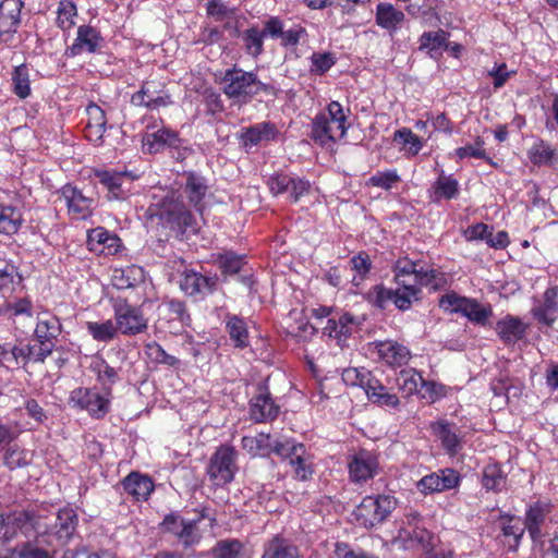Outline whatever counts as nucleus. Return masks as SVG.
<instances>
[{"label":"nucleus","instance_id":"f704fd0d","mask_svg":"<svg viewBox=\"0 0 558 558\" xmlns=\"http://www.w3.org/2000/svg\"><path fill=\"white\" fill-rule=\"evenodd\" d=\"M245 52L252 58H258L264 52L265 32L257 26L245 29L241 35Z\"/></svg>","mask_w":558,"mask_h":558},{"label":"nucleus","instance_id":"aec40b11","mask_svg":"<svg viewBox=\"0 0 558 558\" xmlns=\"http://www.w3.org/2000/svg\"><path fill=\"white\" fill-rule=\"evenodd\" d=\"M57 518L52 523L51 537L63 545L73 536L77 523V515L72 509H62L54 512Z\"/></svg>","mask_w":558,"mask_h":558},{"label":"nucleus","instance_id":"1a4fd4ad","mask_svg":"<svg viewBox=\"0 0 558 558\" xmlns=\"http://www.w3.org/2000/svg\"><path fill=\"white\" fill-rule=\"evenodd\" d=\"M110 396L105 392L100 395L96 389L80 387L74 389L70 396L73 407L86 410L94 418H102L110 408Z\"/></svg>","mask_w":558,"mask_h":558},{"label":"nucleus","instance_id":"c756f323","mask_svg":"<svg viewBox=\"0 0 558 558\" xmlns=\"http://www.w3.org/2000/svg\"><path fill=\"white\" fill-rule=\"evenodd\" d=\"M123 489L131 495L135 500H147L154 490V483L151 480L137 472H131L122 481Z\"/></svg>","mask_w":558,"mask_h":558},{"label":"nucleus","instance_id":"c85d7f7f","mask_svg":"<svg viewBox=\"0 0 558 558\" xmlns=\"http://www.w3.org/2000/svg\"><path fill=\"white\" fill-rule=\"evenodd\" d=\"M217 278L205 277L195 271L184 272L180 287L187 295H194L197 293H210L215 290Z\"/></svg>","mask_w":558,"mask_h":558},{"label":"nucleus","instance_id":"39448f33","mask_svg":"<svg viewBox=\"0 0 558 558\" xmlns=\"http://www.w3.org/2000/svg\"><path fill=\"white\" fill-rule=\"evenodd\" d=\"M396 506L397 500L392 496H366L354 510V520L360 526L372 529L383 523Z\"/></svg>","mask_w":558,"mask_h":558},{"label":"nucleus","instance_id":"4c0bfd02","mask_svg":"<svg viewBox=\"0 0 558 558\" xmlns=\"http://www.w3.org/2000/svg\"><path fill=\"white\" fill-rule=\"evenodd\" d=\"M142 269L135 266L125 269H114L111 276V284L117 290L130 289L141 281Z\"/></svg>","mask_w":558,"mask_h":558},{"label":"nucleus","instance_id":"473e14b6","mask_svg":"<svg viewBox=\"0 0 558 558\" xmlns=\"http://www.w3.org/2000/svg\"><path fill=\"white\" fill-rule=\"evenodd\" d=\"M404 13L397 10L392 4L380 2L376 8V23L378 26L395 31L404 21Z\"/></svg>","mask_w":558,"mask_h":558},{"label":"nucleus","instance_id":"f3484780","mask_svg":"<svg viewBox=\"0 0 558 558\" xmlns=\"http://www.w3.org/2000/svg\"><path fill=\"white\" fill-rule=\"evenodd\" d=\"M458 483V473L452 469H446L421 478L417 483V488L424 494H432L451 489L456 487Z\"/></svg>","mask_w":558,"mask_h":558},{"label":"nucleus","instance_id":"f257e3e1","mask_svg":"<svg viewBox=\"0 0 558 558\" xmlns=\"http://www.w3.org/2000/svg\"><path fill=\"white\" fill-rule=\"evenodd\" d=\"M57 518L54 512L46 508H37L31 510H14L8 514H0V537L4 541L11 539L17 531L25 535H35L37 542L52 544L51 527Z\"/></svg>","mask_w":558,"mask_h":558},{"label":"nucleus","instance_id":"b1692460","mask_svg":"<svg viewBox=\"0 0 558 558\" xmlns=\"http://www.w3.org/2000/svg\"><path fill=\"white\" fill-rule=\"evenodd\" d=\"M278 131L271 122L256 123L242 130L240 140L244 146H255L275 140Z\"/></svg>","mask_w":558,"mask_h":558},{"label":"nucleus","instance_id":"0eeeda50","mask_svg":"<svg viewBox=\"0 0 558 558\" xmlns=\"http://www.w3.org/2000/svg\"><path fill=\"white\" fill-rule=\"evenodd\" d=\"M274 452L284 459H289L296 478L306 481L312 476V463L303 444H294L290 440L276 441Z\"/></svg>","mask_w":558,"mask_h":558},{"label":"nucleus","instance_id":"f03ea898","mask_svg":"<svg viewBox=\"0 0 558 558\" xmlns=\"http://www.w3.org/2000/svg\"><path fill=\"white\" fill-rule=\"evenodd\" d=\"M222 84L225 95L242 104L250 102L259 94L277 95L274 85L259 81L255 72L244 71L235 65L225 72Z\"/></svg>","mask_w":558,"mask_h":558},{"label":"nucleus","instance_id":"9b49d317","mask_svg":"<svg viewBox=\"0 0 558 558\" xmlns=\"http://www.w3.org/2000/svg\"><path fill=\"white\" fill-rule=\"evenodd\" d=\"M279 414V407L275 403L266 387L259 386L258 393L250 401V417L256 423L274 421Z\"/></svg>","mask_w":558,"mask_h":558},{"label":"nucleus","instance_id":"dca6fc26","mask_svg":"<svg viewBox=\"0 0 558 558\" xmlns=\"http://www.w3.org/2000/svg\"><path fill=\"white\" fill-rule=\"evenodd\" d=\"M430 428L449 456H454L462 449L461 432L454 423L438 421L432 423Z\"/></svg>","mask_w":558,"mask_h":558},{"label":"nucleus","instance_id":"49530a36","mask_svg":"<svg viewBox=\"0 0 558 558\" xmlns=\"http://www.w3.org/2000/svg\"><path fill=\"white\" fill-rule=\"evenodd\" d=\"M218 267L225 275L238 274L244 265V257L233 252L219 254L216 259Z\"/></svg>","mask_w":558,"mask_h":558},{"label":"nucleus","instance_id":"37998d69","mask_svg":"<svg viewBox=\"0 0 558 558\" xmlns=\"http://www.w3.org/2000/svg\"><path fill=\"white\" fill-rule=\"evenodd\" d=\"M434 199H451L459 193V183L452 177L440 175L433 185Z\"/></svg>","mask_w":558,"mask_h":558},{"label":"nucleus","instance_id":"e2e57ef3","mask_svg":"<svg viewBox=\"0 0 558 558\" xmlns=\"http://www.w3.org/2000/svg\"><path fill=\"white\" fill-rule=\"evenodd\" d=\"M447 34L444 31L436 33H424L421 36V49L428 48L429 50H437L445 45Z\"/></svg>","mask_w":558,"mask_h":558},{"label":"nucleus","instance_id":"6e6552de","mask_svg":"<svg viewBox=\"0 0 558 558\" xmlns=\"http://www.w3.org/2000/svg\"><path fill=\"white\" fill-rule=\"evenodd\" d=\"M131 104L149 110H157L171 105L172 101L162 81L147 80L142 84L141 89L132 95Z\"/></svg>","mask_w":558,"mask_h":558},{"label":"nucleus","instance_id":"6e6d98bb","mask_svg":"<svg viewBox=\"0 0 558 558\" xmlns=\"http://www.w3.org/2000/svg\"><path fill=\"white\" fill-rule=\"evenodd\" d=\"M470 299L456 293H447L441 296L439 304L445 311L463 314L468 310Z\"/></svg>","mask_w":558,"mask_h":558},{"label":"nucleus","instance_id":"0e129e2a","mask_svg":"<svg viewBox=\"0 0 558 558\" xmlns=\"http://www.w3.org/2000/svg\"><path fill=\"white\" fill-rule=\"evenodd\" d=\"M17 275L16 267L4 258L0 257V291L9 289Z\"/></svg>","mask_w":558,"mask_h":558},{"label":"nucleus","instance_id":"a878e982","mask_svg":"<svg viewBox=\"0 0 558 558\" xmlns=\"http://www.w3.org/2000/svg\"><path fill=\"white\" fill-rule=\"evenodd\" d=\"M396 384L405 396H411L415 392L420 393L424 388L427 391L434 389V385L424 380L422 375L414 368L400 371L397 375Z\"/></svg>","mask_w":558,"mask_h":558},{"label":"nucleus","instance_id":"5701e85b","mask_svg":"<svg viewBox=\"0 0 558 558\" xmlns=\"http://www.w3.org/2000/svg\"><path fill=\"white\" fill-rule=\"evenodd\" d=\"M101 37L94 27L82 25L77 28V37L73 45L66 49V54L74 57L83 51L95 52L99 46Z\"/></svg>","mask_w":558,"mask_h":558},{"label":"nucleus","instance_id":"de8ad7c7","mask_svg":"<svg viewBox=\"0 0 558 558\" xmlns=\"http://www.w3.org/2000/svg\"><path fill=\"white\" fill-rule=\"evenodd\" d=\"M227 329L235 347L244 348L247 345L248 333L245 323L241 318L236 316L231 317L227 323Z\"/></svg>","mask_w":558,"mask_h":558},{"label":"nucleus","instance_id":"338daca9","mask_svg":"<svg viewBox=\"0 0 558 558\" xmlns=\"http://www.w3.org/2000/svg\"><path fill=\"white\" fill-rule=\"evenodd\" d=\"M356 318L348 313L341 315L338 318V330H337V338L338 342L342 339H347L356 327Z\"/></svg>","mask_w":558,"mask_h":558},{"label":"nucleus","instance_id":"bb28decb","mask_svg":"<svg viewBox=\"0 0 558 558\" xmlns=\"http://www.w3.org/2000/svg\"><path fill=\"white\" fill-rule=\"evenodd\" d=\"M143 149L149 154H157L165 147H177L179 144V137L175 132L167 129H160L153 133H147L142 140Z\"/></svg>","mask_w":558,"mask_h":558},{"label":"nucleus","instance_id":"6ab92c4d","mask_svg":"<svg viewBox=\"0 0 558 558\" xmlns=\"http://www.w3.org/2000/svg\"><path fill=\"white\" fill-rule=\"evenodd\" d=\"M377 468L376 457L368 451H361L349 463L350 477L356 483L366 482L375 476Z\"/></svg>","mask_w":558,"mask_h":558},{"label":"nucleus","instance_id":"864d4df0","mask_svg":"<svg viewBox=\"0 0 558 558\" xmlns=\"http://www.w3.org/2000/svg\"><path fill=\"white\" fill-rule=\"evenodd\" d=\"M242 550V543L238 539H225L217 543L213 549L215 558H238Z\"/></svg>","mask_w":558,"mask_h":558},{"label":"nucleus","instance_id":"680f3d73","mask_svg":"<svg viewBox=\"0 0 558 558\" xmlns=\"http://www.w3.org/2000/svg\"><path fill=\"white\" fill-rule=\"evenodd\" d=\"M292 177L284 173H276L268 179V186L274 195L282 194L290 191Z\"/></svg>","mask_w":558,"mask_h":558},{"label":"nucleus","instance_id":"2f4dec72","mask_svg":"<svg viewBox=\"0 0 558 558\" xmlns=\"http://www.w3.org/2000/svg\"><path fill=\"white\" fill-rule=\"evenodd\" d=\"M60 333L61 324L56 316L44 314L38 317L35 336L40 344H53V340H56Z\"/></svg>","mask_w":558,"mask_h":558},{"label":"nucleus","instance_id":"423d86ee","mask_svg":"<svg viewBox=\"0 0 558 558\" xmlns=\"http://www.w3.org/2000/svg\"><path fill=\"white\" fill-rule=\"evenodd\" d=\"M236 451L231 446H220L209 460L207 474L216 485H225L233 481L238 470Z\"/></svg>","mask_w":558,"mask_h":558},{"label":"nucleus","instance_id":"a211bd4d","mask_svg":"<svg viewBox=\"0 0 558 558\" xmlns=\"http://www.w3.org/2000/svg\"><path fill=\"white\" fill-rule=\"evenodd\" d=\"M378 357L390 366L405 365L410 357V350L392 340L375 341L373 343Z\"/></svg>","mask_w":558,"mask_h":558},{"label":"nucleus","instance_id":"5fc2aeb1","mask_svg":"<svg viewBox=\"0 0 558 558\" xmlns=\"http://www.w3.org/2000/svg\"><path fill=\"white\" fill-rule=\"evenodd\" d=\"M57 13V24L59 27L69 29L74 25L73 17L76 15V5L72 1H60Z\"/></svg>","mask_w":558,"mask_h":558},{"label":"nucleus","instance_id":"a19ab883","mask_svg":"<svg viewBox=\"0 0 558 558\" xmlns=\"http://www.w3.org/2000/svg\"><path fill=\"white\" fill-rule=\"evenodd\" d=\"M22 214L12 206L0 204V232L5 234H14L22 225Z\"/></svg>","mask_w":558,"mask_h":558},{"label":"nucleus","instance_id":"20e7f679","mask_svg":"<svg viewBox=\"0 0 558 558\" xmlns=\"http://www.w3.org/2000/svg\"><path fill=\"white\" fill-rule=\"evenodd\" d=\"M109 301L119 332L124 336H136L147 330L148 319L141 307L130 304L126 299L120 295H112Z\"/></svg>","mask_w":558,"mask_h":558},{"label":"nucleus","instance_id":"bf43d9fd","mask_svg":"<svg viewBox=\"0 0 558 558\" xmlns=\"http://www.w3.org/2000/svg\"><path fill=\"white\" fill-rule=\"evenodd\" d=\"M400 181V177L398 175L396 170H389L386 172H378L372 175L367 184L376 187H380L384 190H390L393 184Z\"/></svg>","mask_w":558,"mask_h":558},{"label":"nucleus","instance_id":"69168bd1","mask_svg":"<svg viewBox=\"0 0 558 558\" xmlns=\"http://www.w3.org/2000/svg\"><path fill=\"white\" fill-rule=\"evenodd\" d=\"M369 298L374 306L384 310L388 302H392L393 290L387 289L384 286H376L373 292L369 293Z\"/></svg>","mask_w":558,"mask_h":558},{"label":"nucleus","instance_id":"393cba45","mask_svg":"<svg viewBox=\"0 0 558 558\" xmlns=\"http://www.w3.org/2000/svg\"><path fill=\"white\" fill-rule=\"evenodd\" d=\"M529 326L517 316L506 315L496 323V332L505 343H512L521 340Z\"/></svg>","mask_w":558,"mask_h":558},{"label":"nucleus","instance_id":"e433bc0d","mask_svg":"<svg viewBox=\"0 0 558 558\" xmlns=\"http://www.w3.org/2000/svg\"><path fill=\"white\" fill-rule=\"evenodd\" d=\"M298 548L287 539L274 537L265 548L263 558H298Z\"/></svg>","mask_w":558,"mask_h":558},{"label":"nucleus","instance_id":"c9c22d12","mask_svg":"<svg viewBox=\"0 0 558 558\" xmlns=\"http://www.w3.org/2000/svg\"><path fill=\"white\" fill-rule=\"evenodd\" d=\"M206 192L207 185L205 184V180L195 173H189L185 183V193L187 194L190 203H192L198 211H202V201Z\"/></svg>","mask_w":558,"mask_h":558},{"label":"nucleus","instance_id":"774afa93","mask_svg":"<svg viewBox=\"0 0 558 558\" xmlns=\"http://www.w3.org/2000/svg\"><path fill=\"white\" fill-rule=\"evenodd\" d=\"M417 268L418 264L408 257L399 258L392 266L395 276L398 277H415Z\"/></svg>","mask_w":558,"mask_h":558},{"label":"nucleus","instance_id":"58836bf2","mask_svg":"<svg viewBox=\"0 0 558 558\" xmlns=\"http://www.w3.org/2000/svg\"><path fill=\"white\" fill-rule=\"evenodd\" d=\"M86 329L93 339L98 342H110L119 333L116 324L111 319L101 323L87 322Z\"/></svg>","mask_w":558,"mask_h":558},{"label":"nucleus","instance_id":"2eb2a0df","mask_svg":"<svg viewBox=\"0 0 558 558\" xmlns=\"http://www.w3.org/2000/svg\"><path fill=\"white\" fill-rule=\"evenodd\" d=\"M62 197L68 206L69 214L75 219H86L93 213L94 199L85 196L71 184L61 189Z\"/></svg>","mask_w":558,"mask_h":558},{"label":"nucleus","instance_id":"72a5a7b5","mask_svg":"<svg viewBox=\"0 0 558 558\" xmlns=\"http://www.w3.org/2000/svg\"><path fill=\"white\" fill-rule=\"evenodd\" d=\"M242 447L252 456H268L274 452L275 442L269 434L260 433L257 436H244L241 440Z\"/></svg>","mask_w":558,"mask_h":558},{"label":"nucleus","instance_id":"412c9836","mask_svg":"<svg viewBox=\"0 0 558 558\" xmlns=\"http://www.w3.org/2000/svg\"><path fill=\"white\" fill-rule=\"evenodd\" d=\"M87 123L85 125V137L93 143H99L106 131V113L96 104L90 102L86 109Z\"/></svg>","mask_w":558,"mask_h":558},{"label":"nucleus","instance_id":"cd10ccee","mask_svg":"<svg viewBox=\"0 0 558 558\" xmlns=\"http://www.w3.org/2000/svg\"><path fill=\"white\" fill-rule=\"evenodd\" d=\"M54 344H25L11 348V356L15 363L21 360L23 364L29 361L43 363L53 350Z\"/></svg>","mask_w":558,"mask_h":558},{"label":"nucleus","instance_id":"8fccbe9b","mask_svg":"<svg viewBox=\"0 0 558 558\" xmlns=\"http://www.w3.org/2000/svg\"><path fill=\"white\" fill-rule=\"evenodd\" d=\"M342 380L349 386H359L365 390L372 374L365 368L349 367L342 372Z\"/></svg>","mask_w":558,"mask_h":558},{"label":"nucleus","instance_id":"c03bdc74","mask_svg":"<svg viewBox=\"0 0 558 558\" xmlns=\"http://www.w3.org/2000/svg\"><path fill=\"white\" fill-rule=\"evenodd\" d=\"M13 92L21 99H25L31 94L29 74L25 64H20L12 72Z\"/></svg>","mask_w":558,"mask_h":558},{"label":"nucleus","instance_id":"052dcab7","mask_svg":"<svg viewBox=\"0 0 558 558\" xmlns=\"http://www.w3.org/2000/svg\"><path fill=\"white\" fill-rule=\"evenodd\" d=\"M484 141L480 137L476 138L474 145H466L463 147H459L456 150V155L460 158H466V157H475L481 158L485 160H490L489 157H487L486 151L483 149Z\"/></svg>","mask_w":558,"mask_h":558},{"label":"nucleus","instance_id":"603ef678","mask_svg":"<svg viewBox=\"0 0 558 558\" xmlns=\"http://www.w3.org/2000/svg\"><path fill=\"white\" fill-rule=\"evenodd\" d=\"M52 551L40 548L32 544H24L20 549L12 550L10 556H2L0 558H53Z\"/></svg>","mask_w":558,"mask_h":558},{"label":"nucleus","instance_id":"13d9d810","mask_svg":"<svg viewBox=\"0 0 558 558\" xmlns=\"http://www.w3.org/2000/svg\"><path fill=\"white\" fill-rule=\"evenodd\" d=\"M421 290H405L396 289L393 290L392 303L400 311H407L411 307L413 301L420 300Z\"/></svg>","mask_w":558,"mask_h":558},{"label":"nucleus","instance_id":"4be33fe9","mask_svg":"<svg viewBox=\"0 0 558 558\" xmlns=\"http://www.w3.org/2000/svg\"><path fill=\"white\" fill-rule=\"evenodd\" d=\"M99 182L108 190L109 199H124L130 190L125 184H130V178L122 172L100 171L96 173Z\"/></svg>","mask_w":558,"mask_h":558},{"label":"nucleus","instance_id":"79ce46f5","mask_svg":"<svg viewBox=\"0 0 558 558\" xmlns=\"http://www.w3.org/2000/svg\"><path fill=\"white\" fill-rule=\"evenodd\" d=\"M530 159L535 166L554 165L558 162V153L550 145L541 141L530 149Z\"/></svg>","mask_w":558,"mask_h":558},{"label":"nucleus","instance_id":"f8f14e48","mask_svg":"<svg viewBox=\"0 0 558 558\" xmlns=\"http://www.w3.org/2000/svg\"><path fill=\"white\" fill-rule=\"evenodd\" d=\"M22 0H1L0 2V38L8 43L16 33L21 22Z\"/></svg>","mask_w":558,"mask_h":558},{"label":"nucleus","instance_id":"ea45409f","mask_svg":"<svg viewBox=\"0 0 558 558\" xmlns=\"http://www.w3.org/2000/svg\"><path fill=\"white\" fill-rule=\"evenodd\" d=\"M546 514V507L539 504H535L529 508L525 517V527L533 541H537L542 537L541 525L544 522Z\"/></svg>","mask_w":558,"mask_h":558},{"label":"nucleus","instance_id":"7ed1b4c3","mask_svg":"<svg viewBox=\"0 0 558 558\" xmlns=\"http://www.w3.org/2000/svg\"><path fill=\"white\" fill-rule=\"evenodd\" d=\"M151 217L158 218L159 222L173 233L183 234L193 225V216L185 208L184 204L167 195L160 202L149 207Z\"/></svg>","mask_w":558,"mask_h":558},{"label":"nucleus","instance_id":"4468645a","mask_svg":"<svg viewBox=\"0 0 558 558\" xmlns=\"http://www.w3.org/2000/svg\"><path fill=\"white\" fill-rule=\"evenodd\" d=\"M532 316L547 327L558 319V287H549L543 294V301L535 302L531 310Z\"/></svg>","mask_w":558,"mask_h":558},{"label":"nucleus","instance_id":"4d7b16f0","mask_svg":"<svg viewBox=\"0 0 558 558\" xmlns=\"http://www.w3.org/2000/svg\"><path fill=\"white\" fill-rule=\"evenodd\" d=\"M146 353L155 363L166 364L168 366H174L179 363L175 356L168 354L157 342L148 343L146 345Z\"/></svg>","mask_w":558,"mask_h":558},{"label":"nucleus","instance_id":"9d476101","mask_svg":"<svg viewBox=\"0 0 558 558\" xmlns=\"http://www.w3.org/2000/svg\"><path fill=\"white\" fill-rule=\"evenodd\" d=\"M159 526L161 532L174 535L186 547L198 542L195 521H185L180 515L170 513Z\"/></svg>","mask_w":558,"mask_h":558},{"label":"nucleus","instance_id":"ddd939ff","mask_svg":"<svg viewBox=\"0 0 558 558\" xmlns=\"http://www.w3.org/2000/svg\"><path fill=\"white\" fill-rule=\"evenodd\" d=\"M347 126L333 124L325 113L317 114L312 122L311 138L322 146L335 143L344 136Z\"/></svg>","mask_w":558,"mask_h":558},{"label":"nucleus","instance_id":"7c9ffc66","mask_svg":"<svg viewBox=\"0 0 558 558\" xmlns=\"http://www.w3.org/2000/svg\"><path fill=\"white\" fill-rule=\"evenodd\" d=\"M90 368L101 384L104 392L110 396L112 386L120 380L121 367L112 366L102 357H97L93 361Z\"/></svg>","mask_w":558,"mask_h":558},{"label":"nucleus","instance_id":"3c124183","mask_svg":"<svg viewBox=\"0 0 558 558\" xmlns=\"http://www.w3.org/2000/svg\"><path fill=\"white\" fill-rule=\"evenodd\" d=\"M395 141H398L404 146H408L407 150L412 156L417 155L423 147V142L421 138L415 133H413L412 130L407 128H402L396 131Z\"/></svg>","mask_w":558,"mask_h":558},{"label":"nucleus","instance_id":"a18cd8bd","mask_svg":"<svg viewBox=\"0 0 558 558\" xmlns=\"http://www.w3.org/2000/svg\"><path fill=\"white\" fill-rule=\"evenodd\" d=\"M483 486L488 490H500L505 484V475L497 464H488L483 471Z\"/></svg>","mask_w":558,"mask_h":558},{"label":"nucleus","instance_id":"09e8293b","mask_svg":"<svg viewBox=\"0 0 558 558\" xmlns=\"http://www.w3.org/2000/svg\"><path fill=\"white\" fill-rule=\"evenodd\" d=\"M468 310L463 312V316L478 325H485L487 319L493 315L490 305L483 306L476 300L470 299Z\"/></svg>","mask_w":558,"mask_h":558}]
</instances>
